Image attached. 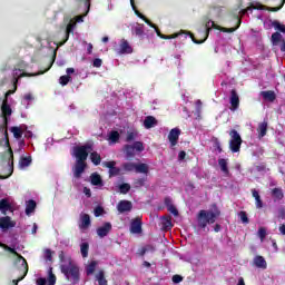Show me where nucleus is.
Segmentation results:
<instances>
[{"instance_id":"1","label":"nucleus","mask_w":285,"mask_h":285,"mask_svg":"<svg viewBox=\"0 0 285 285\" xmlns=\"http://www.w3.org/2000/svg\"><path fill=\"white\" fill-rule=\"evenodd\" d=\"M217 219V214H215L214 212H207L202 209L198 213L197 216V220H198V228H206V226H208V224H215Z\"/></svg>"},{"instance_id":"2","label":"nucleus","mask_w":285,"mask_h":285,"mask_svg":"<svg viewBox=\"0 0 285 285\" xmlns=\"http://www.w3.org/2000/svg\"><path fill=\"white\" fill-rule=\"evenodd\" d=\"M144 150L145 147L142 141H135L132 145L124 146V153L129 161L135 159V155H137V153H144Z\"/></svg>"},{"instance_id":"3","label":"nucleus","mask_w":285,"mask_h":285,"mask_svg":"<svg viewBox=\"0 0 285 285\" xmlns=\"http://www.w3.org/2000/svg\"><path fill=\"white\" fill-rule=\"evenodd\" d=\"M229 150L232 153H239L242 150V144L244 140H242V135L236 129H232L229 131Z\"/></svg>"},{"instance_id":"4","label":"nucleus","mask_w":285,"mask_h":285,"mask_svg":"<svg viewBox=\"0 0 285 285\" xmlns=\"http://www.w3.org/2000/svg\"><path fill=\"white\" fill-rule=\"evenodd\" d=\"M122 170H125V173H132L135 170L136 173H140L142 175H148L149 167L145 163H140V164L124 163Z\"/></svg>"},{"instance_id":"5","label":"nucleus","mask_w":285,"mask_h":285,"mask_svg":"<svg viewBox=\"0 0 285 285\" xmlns=\"http://www.w3.org/2000/svg\"><path fill=\"white\" fill-rule=\"evenodd\" d=\"M76 161H86L88 159V155L92 153V145L86 144L82 146H77L73 148Z\"/></svg>"},{"instance_id":"6","label":"nucleus","mask_w":285,"mask_h":285,"mask_svg":"<svg viewBox=\"0 0 285 285\" xmlns=\"http://www.w3.org/2000/svg\"><path fill=\"white\" fill-rule=\"evenodd\" d=\"M2 119L3 124L0 126L2 130H4V137H8V117L12 115V108L8 105V99H3L1 106Z\"/></svg>"},{"instance_id":"7","label":"nucleus","mask_w":285,"mask_h":285,"mask_svg":"<svg viewBox=\"0 0 285 285\" xmlns=\"http://www.w3.org/2000/svg\"><path fill=\"white\" fill-rule=\"evenodd\" d=\"M284 3L285 0H282L278 7H267L259 2H256L255 4L250 3L249 7H247L245 10H247V12H253V10H267V12H279V9L284 8Z\"/></svg>"},{"instance_id":"8","label":"nucleus","mask_w":285,"mask_h":285,"mask_svg":"<svg viewBox=\"0 0 285 285\" xmlns=\"http://www.w3.org/2000/svg\"><path fill=\"white\" fill-rule=\"evenodd\" d=\"M14 226H17V222L12 220L10 216L0 217L1 230H10V228H14Z\"/></svg>"},{"instance_id":"9","label":"nucleus","mask_w":285,"mask_h":285,"mask_svg":"<svg viewBox=\"0 0 285 285\" xmlns=\"http://www.w3.org/2000/svg\"><path fill=\"white\" fill-rule=\"evenodd\" d=\"M87 166H88V164H86V161L76 160V166L73 169V177L76 179H80L81 175H83V173H86Z\"/></svg>"},{"instance_id":"10","label":"nucleus","mask_w":285,"mask_h":285,"mask_svg":"<svg viewBox=\"0 0 285 285\" xmlns=\"http://www.w3.org/2000/svg\"><path fill=\"white\" fill-rule=\"evenodd\" d=\"M229 102H230L229 110H232V112H235V110L239 109V95L237 94V90L232 89Z\"/></svg>"},{"instance_id":"11","label":"nucleus","mask_w":285,"mask_h":285,"mask_svg":"<svg viewBox=\"0 0 285 285\" xmlns=\"http://www.w3.org/2000/svg\"><path fill=\"white\" fill-rule=\"evenodd\" d=\"M179 135H181V130L179 128H174L169 131L168 140L171 148H174V146H177L179 141Z\"/></svg>"},{"instance_id":"12","label":"nucleus","mask_w":285,"mask_h":285,"mask_svg":"<svg viewBox=\"0 0 285 285\" xmlns=\"http://www.w3.org/2000/svg\"><path fill=\"white\" fill-rule=\"evenodd\" d=\"M117 210L120 214L130 213V210H132V202H130V200H120L117 205Z\"/></svg>"},{"instance_id":"13","label":"nucleus","mask_w":285,"mask_h":285,"mask_svg":"<svg viewBox=\"0 0 285 285\" xmlns=\"http://www.w3.org/2000/svg\"><path fill=\"white\" fill-rule=\"evenodd\" d=\"M141 225V218L136 217L135 219H132L130 224V233H134V235H139L142 230Z\"/></svg>"},{"instance_id":"14","label":"nucleus","mask_w":285,"mask_h":285,"mask_svg":"<svg viewBox=\"0 0 285 285\" xmlns=\"http://www.w3.org/2000/svg\"><path fill=\"white\" fill-rule=\"evenodd\" d=\"M112 230V224L105 223L104 226L97 228V235L98 237H107V235Z\"/></svg>"},{"instance_id":"15","label":"nucleus","mask_w":285,"mask_h":285,"mask_svg":"<svg viewBox=\"0 0 285 285\" xmlns=\"http://www.w3.org/2000/svg\"><path fill=\"white\" fill-rule=\"evenodd\" d=\"M119 48H120V55H132V47L130 46L128 40L121 39Z\"/></svg>"},{"instance_id":"16","label":"nucleus","mask_w":285,"mask_h":285,"mask_svg":"<svg viewBox=\"0 0 285 285\" xmlns=\"http://www.w3.org/2000/svg\"><path fill=\"white\" fill-rule=\"evenodd\" d=\"M90 224H91L90 215L81 214L80 215V224H79L80 230H86V229L90 228Z\"/></svg>"},{"instance_id":"17","label":"nucleus","mask_w":285,"mask_h":285,"mask_svg":"<svg viewBox=\"0 0 285 285\" xmlns=\"http://www.w3.org/2000/svg\"><path fill=\"white\" fill-rule=\"evenodd\" d=\"M159 124V121L157 120V118H155V116H147L144 120V126L147 130H150V128H155V126H157Z\"/></svg>"},{"instance_id":"18","label":"nucleus","mask_w":285,"mask_h":285,"mask_svg":"<svg viewBox=\"0 0 285 285\" xmlns=\"http://www.w3.org/2000/svg\"><path fill=\"white\" fill-rule=\"evenodd\" d=\"M161 229L163 230H171L173 229V217L171 216H163L161 218Z\"/></svg>"},{"instance_id":"19","label":"nucleus","mask_w":285,"mask_h":285,"mask_svg":"<svg viewBox=\"0 0 285 285\" xmlns=\"http://www.w3.org/2000/svg\"><path fill=\"white\" fill-rule=\"evenodd\" d=\"M218 166L225 177H230V170L228 169V160L226 158L218 159Z\"/></svg>"},{"instance_id":"20","label":"nucleus","mask_w":285,"mask_h":285,"mask_svg":"<svg viewBox=\"0 0 285 285\" xmlns=\"http://www.w3.org/2000/svg\"><path fill=\"white\" fill-rule=\"evenodd\" d=\"M254 265L256 266V268H263V271H266V268L268 267V264L266 263L264 256L254 257Z\"/></svg>"},{"instance_id":"21","label":"nucleus","mask_w":285,"mask_h":285,"mask_svg":"<svg viewBox=\"0 0 285 285\" xmlns=\"http://www.w3.org/2000/svg\"><path fill=\"white\" fill-rule=\"evenodd\" d=\"M271 195L275 202H282L284 199V190L279 187L273 188Z\"/></svg>"},{"instance_id":"22","label":"nucleus","mask_w":285,"mask_h":285,"mask_svg":"<svg viewBox=\"0 0 285 285\" xmlns=\"http://www.w3.org/2000/svg\"><path fill=\"white\" fill-rule=\"evenodd\" d=\"M235 20H236V26L235 27H232V28L223 27L220 29V31L222 32H227V33L230 35V33L235 32L236 30H238L239 26H242V18L239 16H236Z\"/></svg>"},{"instance_id":"23","label":"nucleus","mask_w":285,"mask_h":285,"mask_svg":"<svg viewBox=\"0 0 285 285\" xmlns=\"http://www.w3.org/2000/svg\"><path fill=\"white\" fill-rule=\"evenodd\" d=\"M0 246L1 248H4V250H8V253H11V255H17L18 258H17V262H22L23 263V259H26L24 257L21 256V254H19L17 252V249L3 244V243H0Z\"/></svg>"},{"instance_id":"24","label":"nucleus","mask_w":285,"mask_h":285,"mask_svg":"<svg viewBox=\"0 0 285 285\" xmlns=\"http://www.w3.org/2000/svg\"><path fill=\"white\" fill-rule=\"evenodd\" d=\"M90 181L92 186H104V179L98 173H92L90 175Z\"/></svg>"},{"instance_id":"25","label":"nucleus","mask_w":285,"mask_h":285,"mask_svg":"<svg viewBox=\"0 0 285 285\" xmlns=\"http://www.w3.org/2000/svg\"><path fill=\"white\" fill-rule=\"evenodd\" d=\"M69 275L71 276L73 284L79 283V267L70 265Z\"/></svg>"},{"instance_id":"26","label":"nucleus","mask_w":285,"mask_h":285,"mask_svg":"<svg viewBox=\"0 0 285 285\" xmlns=\"http://www.w3.org/2000/svg\"><path fill=\"white\" fill-rule=\"evenodd\" d=\"M0 210L2 215H6L8 210H12V205L8 200V198H3L0 200Z\"/></svg>"},{"instance_id":"27","label":"nucleus","mask_w":285,"mask_h":285,"mask_svg":"<svg viewBox=\"0 0 285 285\" xmlns=\"http://www.w3.org/2000/svg\"><path fill=\"white\" fill-rule=\"evenodd\" d=\"M257 131H258L259 139H262V137H266V132H268V122L267 121L261 122L258 125Z\"/></svg>"},{"instance_id":"28","label":"nucleus","mask_w":285,"mask_h":285,"mask_svg":"<svg viewBox=\"0 0 285 285\" xmlns=\"http://www.w3.org/2000/svg\"><path fill=\"white\" fill-rule=\"evenodd\" d=\"M263 99H265V101H275V99H277V96L275 95V91L273 90H267V91H262L261 92Z\"/></svg>"},{"instance_id":"29","label":"nucleus","mask_w":285,"mask_h":285,"mask_svg":"<svg viewBox=\"0 0 285 285\" xmlns=\"http://www.w3.org/2000/svg\"><path fill=\"white\" fill-rule=\"evenodd\" d=\"M252 196L256 202V208H264V202L262 200V196H259V191H257V189H252Z\"/></svg>"},{"instance_id":"30","label":"nucleus","mask_w":285,"mask_h":285,"mask_svg":"<svg viewBox=\"0 0 285 285\" xmlns=\"http://www.w3.org/2000/svg\"><path fill=\"white\" fill-rule=\"evenodd\" d=\"M22 268H23V274L18 279H13L14 285H19V282H22V279H26V275H28V261H26V258H22Z\"/></svg>"},{"instance_id":"31","label":"nucleus","mask_w":285,"mask_h":285,"mask_svg":"<svg viewBox=\"0 0 285 285\" xmlns=\"http://www.w3.org/2000/svg\"><path fill=\"white\" fill-rule=\"evenodd\" d=\"M17 77H19V73L17 72V69H16V72L13 73V86H14V89H13V90H8V91L4 94V99H7V101H8V97H9L10 95H14V92H17V83H18V81H19V78H17Z\"/></svg>"},{"instance_id":"32","label":"nucleus","mask_w":285,"mask_h":285,"mask_svg":"<svg viewBox=\"0 0 285 285\" xmlns=\"http://www.w3.org/2000/svg\"><path fill=\"white\" fill-rule=\"evenodd\" d=\"M36 208H37V202L32 199L28 200L26 205V215H32Z\"/></svg>"},{"instance_id":"33","label":"nucleus","mask_w":285,"mask_h":285,"mask_svg":"<svg viewBox=\"0 0 285 285\" xmlns=\"http://www.w3.org/2000/svg\"><path fill=\"white\" fill-rule=\"evenodd\" d=\"M90 160L94 164V166H99L101 164V155L97 151H91Z\"/></svg>"},{"instance_id":"34","label":"nucleus","mask_w":285,"mask_h":285,"mask_svg":"<svg viewBox=\"0 0 285 285\" xmlns=\"http://www.w3.org/2000/svg\"><path fill=\"white\" fill-rule=\"evenodd\" d=\"M75 30V23L72 22H69L67 24V28H66V38L65 40L60 43V46H63V43H66V41H68V39H70V32H73Z\"/></svg>"},{"instance_id":"35","label":"nucleus","mask_w":285,"mask_h":285,"mask_svg":"<svg viewBox=\"0 0 285 285\" xmlns=\"http://www.w3.org/2000/svg\"><path fill=\"white\" fill-rule=\"evenodd\" d=\"M134 32L136 37H139V39H144V24L138 23L136 27H134Z\"/></svg>"},{"instance_id":"36","label":"nucleus","mask_w":285,"mask_h":285,"mask_svg":"<svg viewBox=\"0 0 285 285\" xmlns=\"http://www.w3.org/2000/svg\"><path fill=\"white\" fill-rule=\"evenodd\" d=\"M96 279L99 285H108V281L106 279V275L104 274V271H100L97 274Z\"/></svg>"},{"instance_id":"37","label":"nucleus","mask_w":285,"mask_h":285,"mask_svg":"<svg viewBox=\"0 0 285 285\" xmlns=\"http://www.w3.org/2000/svg\"><path fill=\"white\" fill-rule=\"evenodd\" d=\"M157 37H159L160 39H177V35H171V36H166L164 33H161V31L159 30V28L156 26V28H154Z\"/></svg>"},{"instance_id":"38","label":"nucleus","mask_w":285,"mask_h":285,"mask_svg":"<svg viewBox=\"0 0 285 285\" xmlns=\"http://www.w3.org/2000/svg\"><path fill=\"white\" fill-rule=\"evenodd\" d=\"M88 250H90V244L81 243L80 245V253L83 258L88 257Z\"/></svg>"},{"instance_id":"39","label":"nucleus","mask_w":285,"mask_h":285,"mask_svg":"<svg viewBox=\"0 0 285 285\" xmlns=\"http://www.w3.org/2000/svg\"><path fill=\"white\" fill-rule=\"evenodd\" d=\"M272 27L275 28V30H278V32H283V35H285V24H282L279 21H272Z\"/></svg>"},{"instance_id":"40","label":"nucleus","mask_w":285,"mask_h":285,"mask_svg":"<svg viewBox=\"0 0 285 285\" xmlns=\"http://www.w3.org/2000/svg\"><path fill=\"white\" fill-rule=\"evenodd\" d=\"M21 168H28L32 164V157H22L19 161Z\"/></svg>"},{"instance_id":"41","label":"nucleus","mask_w":285,"mask_h":285,"mask_svg":"<svg viewBox=\"0 0 285 285\" xmlns=\"http://www.w3.org/2000/svg\"><path fill=\"white\" fill-rule=\"evenodd\" d=\"M11 132L16 139H21V137H23V130H21L19 127H12Z\"/></svg>"},{"instance_id":"42","label":"nucleus","mask_w":285,"mask_h":285,"mask_svg":"<svg viewBox=\"0 0 285 285\" xmlns=\"http://www.w3.org/2000/svg\"><path fill=\"white\" fill-rule=\"evenodd\" d=\"M119 190L121 195H128V193H130V184L122 183L121 185H119Z\"/></svg>"},{"instance_id":"43","label":"nucleus","mask_w":285,"mask_h":285,"mask_svg":"<svg viewBox=\"0 0 285 285\" xmlns=\"http://www.w3.org/2000/svg\"><path fill=\"white\" fill-rule=\"evenodd\" d=\"M109 139L112 144H117V141H119L120 139V135H119V131L117 130H114L109 134Z\"/></svg>"},{"instance_id":"44","label":"nucleus","mask_w":285,"mask_h":285,"mask_svg":"<svg viewBox=\"0 0 285 285\" xmlns=\"http://www.w3.org/2000/svg\"><path fill=\"white\" fill-rule=\"evenodd\" d=\"M97 268V261H91L90 264L87 266V275H92L95 273V269Z\"/></svg>"},{"instance_id":"45","label":"nucleus","mask_w":285,"mask_h":285,"mask_svg":"<svg viewBox=\"0 0 285 285\" xmlns=\"http://www.w3.org/2000/svg\"><path fill=\"white\" fill-rule=\"evenodd\" d=\"M57 276L52 273V268L49 269L48 285H56Z\"/></svg>"},{"instance_id":"46","label":"nucleus","mask_w":285,"mask_h":285,"mask_svg":"<svg viewBox=\"0 0 285 285\" xmlns=\"http://www.w3.org/2000/svg\"><path fill=\"white\" fill-rule=\"evenodd\" d=\"M147 177H142V178H137L136 180H135V186H136V188H141V187H144V186H146V181H147Z\"/></svg>"},{"instance_id":"47","label":"nucleus","mask_w":285,"mask_h":285,"mask_svg":"<svg viewBox=\"0 0 285 285\" xmlns=\"http://www.w3.org/2000/svg\"><path fill=\"white\" fill-rule=\"evenodd\" d=\"M279 41H282V33L276 31L272 35V43H274V46H276V43H279Z\"/></svg>"},{"instance_id":"48","label":"nucleus","mask_w":285,"mask_h":285,"mask_svg":"<svg viewBox=\"0 0 285 285\" xmlns=\"http://www.w3.org/2000/svg\"><path fill=\"white\" fill-rule=\"evenodd\" d=\"M59 81L62 86H68V83H70V81H72V77L65 75V76L60 77Z\"/></svg>"},{"instance_id":"49","label":"nucleus","mask_w":285,"mask_h":285,"mask_svg":"<svg viewBox=\"0 0 285 285\" xmlns=\"http://www.w3.org/2000/svg\"><path fill=\"white\" fill-rule=\"evenodd\" d=\"M135 139H137V131H128L126 137L127 144H130V141H135Z\"/></svg>"},{"instance_id":"50","label":"nucleus","mask_w":285,"mask_h":285,"mask_svg":"<svg viewBox=\"0 0 285 285\" xmlns=\"http://www.w3.org/2000/svg\"><path fill=\"white\" fill-rule=\"evenodd\" d=\"M238 216L240 217V222L243 224H249L250 220L248 219V214H246V212H239Z\"/></svg>"},{"instance_id":"51","label":"nucleus","mask_w":285,"mask_h":285,"mask_svg":"<svg viewBox=\"0 0 285 285\" xmlns=\"http://www.w3.org/2000/svg\"><path fill=\"white\" fill-rule=\"evenodd\" d=\"M120 174H121V169L117 166L109 169V177H117V175H120Z\"/></svg>"},{"instance_id":"52","label":"nucleus","mask_w":285,"mask_h":285,"mask_svg":"<svg viewBox=\"0 0 285 285\" xmlns=\"http://www.w3.org/2000/svg\"><path fill=\"white\" fill-rule=\"evenodd\" d=\"M104 168H109V170L117 166V161L110 160V161H104L102 163Z\"/></svg>"},{"instance_id":"53","label":"nucleus","mask_w":285,"mask_h":285,"mask_svg":"<svg viewBox=\"0 0 285 285\" xmlns=\"http://www.w3.org/2000/svg\"><path fill=\"white\" fill-rule=\"evenodd\" d=\"M258 237L261 242H264V239H266V228L264 227L258 228Z\"/></svg>"},{"instance_id":"54","label":"nucleus","mask_w":285,"mask_h":285,"mask_svg":"<svg viewBox=\"0 0 285 285\" xmlns=\"http://www.w3.org/2000/svg\"><path fill=\"white\" fill-rule=\"evenodd\" d=\"M105 213L104 210V207L101 206H97L95 209H94V215L95 217H101V214Z\"/></svg>"},{"instance_id":"55","label":"nucleus","mask_w":285,"mask_h":285,"mask_svg":"<svg viewBox=\"0 0 285 285\" xmlns=\"http://www.w3.org/2000/svg\"><path fill=\"white\" fill-rule=\"evenodd\" d=\"M167 210L169 213H171V215H174L175 217H177V215H179V210H177V207H175V205L167 207Z\"/></svg>"},{"instance_id":"56","label":"nucleus","mask_w":285,"mask_h":285,"mask_svg":"<svg viewBox=\"0 0 285 285\" xmlns=\"http://www.w3.org/2000/svg\"><path fill=\"white\" fill-rule=\"evenodd\" d=\"M132 10H135V13L137 14V17H139V19H142V21L146 19V16H144V13L139 12V10H137V7L135 6V0H134V6L131 4Z\"/></svg>"},{"instance_id":"57","label":"nucleus","mask_w":285,"mask_h":285,"mask_svg":"<svg viewBox=\"0 0 285 285\" xmlns=\"http://www.w3.org/2000/svg\"><path fill=\"white\" fill-rule=\"evenodd\" d=\"M214 148H216V150H218V153H223L222 142H219L218 138L214 139Z\"/></svg>"},{"instance_id":"58","label":"nucleus","mask_w":285,"mask_h":285,"mask_svg":"<svg viewBox=\"0 0 285 285\" xmlns=\"http://www.w3.org/2000/svg\"><path fill=\"white\" fill-rule=\"evenodd\" d=\"M171 281L174 282V284H179L184 282V277L181 275L176 274L173 276Z\"/></svg>"},{"instance_id":"59","label":"nucleus","mask_w":285,"mask_h":285,"mask_svg":"<svg viewBox=\"0 0 285 285\" xmlns=\"http://www.w3.org/2000/svg\"><path fill=\"white\" fill-rule=\"evenodd\" d=\"M104 61L100 58L94 59L92 66L94 68H101Z\"/></svg>"},{"instance_id":"60","label":"nucleus","mask_w":285,"mask_h":285,"mask_svg":"<svg viewBox=\"0 0 285 285\" xmlns=\"http://www.w3.org/2000/svg\"><path fill=\"white\" fill-rule=\"evenodd\" d=\"M145 250H147V253H155V250H157V247H155V245H146Z\"/></svg>"},{"instance_id":"61","label":"nucleus","mask_w":285,"mask_h":285,"mask_svg":"<svg viewBox=\"0 0 285 285\" xmlns=\"http://www.w3.org/2000/svg\"><path fill=\"white\" fill-rule=\"evenodd\" d=\"M61 273H63V275H66L68 277L69 273H70V266H66V265H62L61 266Z\"/></svg>"},{"instance_id":"62","label":"nucleus","mask_w":285,"mask_h":285,"mask_svg":"<svg viewBox=\"0 0 285 285\" xmlns=\"http://www.w3.org/2000/svg\"><path fill=\"white\" fill-rule=\"evenodd\" d=\"M256 170L258 173H264V170H266V165L265 164H261V165L256 166Z\"/></svg>"},{"instance_id":"63","label":"nucleus","mask_w":285,"mask_h":285,"mask_svg":"<svg viewBox=\"0 0 285 285\" xmlns=\"http://www.w3.org/2000/svg\"><path fill=\"white\" fill-rule=\"evenodd\" d=\"M165 206H167V208H169L170 206H173V199L170 197H166L165 198Z\"/></svg>"},{"instance_id":"64","label":"nucleus","mask_w":285,"mask_h":285,"mask_svg":"<svg viewBox=\"0 0 285 285\" xmlns=\"http://www.w3.org/2000/svg\"><path fill=\"white\" fill-rule=\"evenodd\" d=\"M36 284H37V285H46V284H47V281H46V278L40 277V278H38V279L36 281Z\"/></svg>"}]
</instances>
